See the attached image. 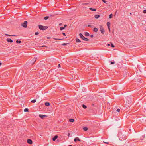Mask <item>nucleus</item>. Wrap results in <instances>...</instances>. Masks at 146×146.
<instances>
[{
  "label": "nucleus",
  "instance_id": "1",
  "mask_svg": "<svg viewBox=\"0 0 146 146\" xmlns=\"http://www.w3.org/2000/svg\"><path fill=\"white\" fill-rule=\"evenodd\" d=\"M118 137L119 139L121 141H123L125 140L127 138V137L124 134H123L121 132H119L118 134Z\"/></svg>",
  "mask_w": 146,
  "mask_h": 146
},
{
  "label": "nucleus",
  "instance_id": "2",
  "mask_svg": "<svg viewBox=\"0 0 146 146\" xmlns=\"http://www.w3.org/2000/svg\"><path fill=\"white\" fill-rule=\"evenodd\" d=\"M38 26L39 29L42 30H45L48 28L47 26H45L40 25H38Z\"/></svg>",
  "mask_w": 146,
  "mask_h": 146
},
{
  "label": "nucleus",
  "instance_id": "3",
  "mask_svg": "<svg viewBox=\"0 0 146 146\" xmlns=\"http://www.w3.org/2000/svg\"><path fill=\"white\" fill-rule=\"evenodd\" d=\"M79 36L83 40L85 41H88L89 40V39L88 38L85 37L81 33H80Z\"/></svg>",
  "mask_w": 146,
  "mask_h": 146
},
{
  "label": "nucleus",
  "instance_id": "4",
  "mask_svg": "<svg viewBox=\"0 0 146 146\" xmlns=\"http://www.w3.org/2000/svg\"><path fill=\"white\" fill-rule=\"evenodd\" d=\"M100 29L101 31V32L102 34H103L104 33L105 30L103 28V27L101 25H100Z\"/></svg>",
  "mask_w": 146,
  "mask_h": 146
},
{
  "label": "nucleus",
  "instance_id": "5",
  "mask_svg": "<svg viewBox=\"0 0 146 146\" xmlns=\"http://www.w3.org/2000/svg\"><path fill=\"white\" fill-rule=\"evenodd\" d=\"M27 22L26 21H25L24 22L21 24V25L24 28H26L27 27Z\"/></svg>",
  "mask_w": 146,
  "mask_h": 146
},
{
  "label": "nucleus",
  "instance_id": "6",
  "mask_svg": "<svg viewBox=\"0 0 146 146\" xmlns=\"http://www.w3.org/2000/svg\"><path fill=\"white\" fill-rule=\"evenodd\" d=\"M37 59V58H36L35 57L31 60V62L32 64H33L35 62H36V60Z\"/></svg>",
  "mask_w": 146,
  "mask_h": 146
},
{
  "label": "nucleus",
  "instance_id": "7",
  "mask_svg": "<svg viewBox=\"0 0 146 146\" xmlns=\"http://www.w3.org/2000/svg\"><path fill=\"white\" fill-rule=\"evenodd\" d=\"M107 25L108 29H109V31H110V23L109 22H108L107 23Z\"/></svg>",
  "mask_w": 146,
  "mask_h": 146
},
{
  "label": "nucleus",
  "instance_id": "8",
  "mask_svg": "<svg viewBox=\"0 0 146 146\" xmlns=\"http://www.w3.org/2000/svg\"><path fill=\"white\" fill-rule=\"evenodd\" d=\"M39 117L41 119H43L44 117H47V116L46 115L40 114L39 115Z\"/></svg>",
  "mask_w": 146,
  "mask_h": 146
},
{
  "label": "nucleus",
  "instance_id": "9",
  "mask_svg": "<svg viewBox=\"0 0 146 146\" xmlns=\"http://www.w3.org/2000/svg\"><path fill=\"white\" fill-rule=\"evenodd\" d=\"M28 143L30 144H32V141L31 139H28L27 141Z\"/></svg>",
  "mask_w": 146,
  "mask_h": 146
},
{
  "label": "nucleus",
  "instance_id": "10",
  "mask_svg": "<svg viewBox=\"0 0 146 146\" xmlns=\"http://www.w3.org/2000/svg\"><path fill=\"white\" fill-rule=\"evenodd\" d=\"M77 141H81V140L79 139V138L76 137L74 139V141L75 142H76Z\"/></svg>",
  "mask_w": 146,
  "mask_h": 146
},
{
  "label": "nucleus",
  "instance_id": "11",
  "mask_svg": "<svg viewBox=\"0 0 146 146\" xmlns=\"http://www.w3.org/2000/svg\"><path fill=\"white\" fill-rule=\"evenodd\" d=\"M7 40L8 42L12 43L13 42V40L10 38H7Z\"/></svg>",
  "mask_w": 146,
  "mask_h": 146
},
{
  "label": "nucleus",
  "instance_id": "12",
  "mask_svg": "<svg viewBox=\"0 0 146 146\" xmlns=\"http://www.w3.org/2000/svg\"><path fill=\"white\" fill-rule=\"evenodd\" d=\"M58 137V136L57 135L55 136L53 138L52 140L53 141H54L56 140L57 138Z\"/></svg>",
  "mask_w": 146,
  "mask_h": 146
},
{
  "label": "nucleus",
  "instance_id": "13",
  "mask_svg": "<svg viewBox=\"0 0 146 146\" xmlns=\"http://www.w3.org/2000/svg\"><path fill=\"white\" fill-rule=\"evenodd\" d=\"M45 105L46 106H50V104L49 102H46L45 103Z\"/></svg>",
  "mask_w": 146,
  "mask_h": 146
},
{
  "label": "nucleus",
  "instance_id": "14",
  "mask_svg": "<svg viewBox=\"0 0 146 146\" xmlns=\"http://www.w3.org/2000/svg\"><path fill=\"white\" fill-rule=\"evenodd\" d=\"M94 17L95 18L98 19L100 17V15H95V16H94Z\"/></svg>",
  "mask_w": 146,
  "mask_h": 146
},
{
  "label": "nucleus",
  "instance_id": "15",
  "mask_svg": "<svg viewBox=\"0 0 146 146\" xmlns=\"http://www.w3.org/2000/svg\"><path fill=\"white\" fill-rule=\"evenodd\" d=\"M93 31L95 32H97L98 31V29L97 28L95 27L94 28Z\"/></svg>",
  "mask_w": 146,
  "mask_h": 146
},
{
  "label": "nucleus",
  "instance_id": "16",
  "mask_svg": "<svg viewBox=\"0 0 146 146\" xmlns=\"http://www.w3.org/2000/svg\"><path fill=\"white\" fill-rule=\"evenodd\" d=\"M85 35L86 36H89L90 34H89V33H88L87 32H86L85 33Z\"/></svg>",
  "mask_w": 146,
  "mask_h": 146
},
{
  "label": "nucleus",
  "instance_id": "17",
  "mask_svg": "<svg viewBox=\"0 0 146 146\" xmlns=\"http://www.w3.org/2000/svg\"><path fill=\"white\" fill-rule=\"evenodd\" d=\"M76 41L77 42H81L80 40L78 38H76Z\"/></svg>",
  "mask_w": 146,
  "mask_h": 146
},
{
  "label": "nucleus",
  "instance_id": "18",
  "mask_svg": "<svg viewBox=\"0 0 146 146\" xmlns=\"http://www.w3.org/2000/svg\"><path fill=\"white\" fill-rule=\"evenodd\" d=\"M74 119H70L69 120V121L70 122H73L74 121Z\"/></svg>",
  "mask_w": 146,
  "mask_h": 146
},
{
  "label": "nucleus",
  "instance_id": "19",
  "mask_svg": "<svg viewBox=\"0 0 146 146\" xmlns=\"http://www.w3.org/2000/svg\"><path fill=\"white\" fill-rule=\"evenodd\" d=\"M24 111L25 112H28L29 111V110L27 108H26L24 110Z\"/></svg>",
  "mask_w": 146,
  "mask_h": 146
},
{
  "label": "nucleus",
  "instance_id": "20",
  "mask_svg": "<svg viewBox=\"0 0 146 146\" xmlns=\"http://www.w3.org/2000/svg\"><path fill=\"white\" fill-rule=\"evenodd\" d=\"M83 129L84 131H87L88 129V128L87 127H84L83 128Z\"/></svg>",
  "mask_w": 146,
  "mask_h": 146
},
{
  "label": "nucleus",
  "instance_id": "21",
  "mask_svg": "<svg viewBox=\"0 0 146 146\" xmlns=\"http://www.w3.org/2000/svg\"><path fill=\"white\" fill-rule=\"evenodd\" d=\"M89 9L91 11H95L96 10V9H93L92 8H89Z\"/></svg>",
  "mask_w": 146,
  "mask_h": 146
},
{
  "label": "nucleus",
  "instance_id": "22",
  "mask_svg": "<svg viewBox=\"0 0 146 146\" xmlns=\"http://www.w3.org/2000/svg\"><path fill=\"white\" fill-rule=\"evenodd\" d=\"M36 99H34L31 100V102L32 103H34L35 102H36Z\"/></svg>",
  "mask_w": 146,
  "mask_h": 146
},
{
  "label": "nucleus",
  "instance_id": "23",
  "mask_svg": "<svg viewBox=\"0 0 146 146\" xmlns=\"http://www.w3.org/2000/svg\"><path fill=\"white\" fill-rule=\"evenodd\" d=\"M53 38L56 40H60L63 39H58L56 38Z\"/></svg>",
  "mask_w": 146,
  "mask_h": 146
},
{
  "label": "nucleus",
  "instance_id": "24",
  "mask_svg": "<svg viewBox=\"0 0 146 146\" xmlns=\"http://www.w3.org/2000/svg\"><path fill=\"white\" fill-rule=\"evenodd\" d=\"M82 107L84 109H85L87 108V106L84 104H83L82 105Z\"/></svg>",
  "mask_w": 146,
  "mask_h": 146
},
{
  "label": "nucleus",
  "instance_id": "25",
  "mask_svg": "<svg viewBox=\"0 0 146 146\" xmlns=\"http://www.w3.org/2000/svg\"><path fill=\"white\" fill-rule=\"evenodd\" d=\"M21 41H20V40H17L16 41V42L17 43H21Z\"/></svg>",
  "mask_w": 146,
  "mask_h": 146
},
{
  "label": "nucleus",
  "instance_id": "26",
  "mask_svg": "<svg viewBox=\"0 0 146 146\" xmlns=\"http://www.w3.org/2000/svg\"><path fill=\"white\" fill-rule=\"evenodd\" d=\"M49 18V17L48 16H46V17H45L44 18V19L45 20H46L47 19H48Z\"/></svg>",
  "mask_w": 146,
  "mask_h": 146
},
{
  "label": "nucleus",
  "instance_id": "27",
  "mask_svg": "<svg viewBox=\"0 0 146 146\" xmlns=\"http://www.w3.org/2000/svg\"><path fill=\"white\" fill-rule=\"evenodd\" d=\"M5 35H7V36H15V35H8V34H5Z\"/></svg>",
  "mask_w": 146,
  "mask_h": 146
},
{
  "label": "nucleus",
  "instance_id": "28",
  "mask_svg": "<svg viewBox=\"0 0 146 146\" xmlns=\"http://www.w3.org/2000/svg\"><path fill=\"white\" fill-rule=\"evenodd\" d=\"M64 27H61L60 28V30H62L64 29Z\"/></svg>",
  "mask_w": 146,
  "mask_h": 146
},
{
  "label": "nucleus",
  "instance_id": "29",
  "mask_svg": "<svg viewBox=\"0 0 146 146\" xmlns=\"http://www.w3.org/2000/svg\"><path fill=\"white\" fill-rule=\"evenodd\" d=\"M69 44L68 43H64L62 44V45L63 46H66V45L67 44Z\"/></svg>",
  "mask_w": 146,
  "mask_h": 146
},
{
  "label": "nucleus",
  "instance_id": "30",
  "mask_svg": "<svg viewBox=\"0 0 146 146\" xmlns=\"http://www.w3.org/2000/svg\"><path fill=\"white\" fill-rule=\"evenodd\" d=\"M113 17V14H110L109 15V18H111L112 17Z\"/></svg>",
  "mask_w": 146,
  "mask_h": 146
},
{
  "label": "nucleus",
  "instance_id": "31",
  "mask_svg": "<svg viewBox=\"0 0 146 146\" xmlns=\"http://www.w3.org/2000/svg\"><path fill=\"white\" fill-rule=\"evenodd\" d=\"M109 62H110L111 64H114L115 63V62H111V61H109Z\"/></svg>",
  "mask_w": 146,
  "mask_h": 146
},
{
  "label": "nucleus",
  "instance_id": "32",
  "mask_svg": "<svg viewBox=\"0 0 146 146\" xmlns=\"http://www.w3.org/2000/svg\"><path fill=\"white\" fill-rule=\"evenodd\" d=\"M111 46L112 48L114 47V45L113 44H112V43L111 44Z\"/></svg>",
  "mask_w": 146,
  "mask_h": 146
},
{
  "label": "nucleus",
  "instance_id": "33",
  "mask_svg": "<svg viewBox=\"0 0 146 146\" xmlns=\"http://www.w3.org/2000/svg\"><path fill=\"white\" fill-rule=\"evenodd\" d=\"M143 13H146V10H144L143 11Z\"/></svg>",
  "mask_w": 146,
  "mask_h": 146
},
{
  "label": "nucleus",
  "instance_id": "34",
  "mask_svg": "<svg viewBox=\"0 0 146 146\" xmlns=\"http://www.w3.org/2000/svg\"><path fill=\"white\" fill-rule=\"evenodd\" d=\"M38 34H39V33L38 32H35V35H38Z\"/></svg>",
  "mask_w": 146,
  "mask_h": 146
},
{
  "label": "nucleus",
  "instance_id": "35",
  "mask_svg": "<svg viewBox=\"0 0 146 146\" xmlns=\"http://www.w3.org/2000/svg\"><path fill=\"white\" fill-rule=\"evenodd\" d=\"M88 27H92V26L90 25H88Z\"/></svg>",
  "mask_w": 146,
  "mask_h": 146
},
{
  "label": "nucleus",
  "instance_id": "36",
  "mask_svg": "<svg viewBox=\"0 0 146 146\" xmlns=\"http://www.w3.org/2000/svg\"><path fill=\"white\" fill-rule=\"evenodd\" d=\"M120 111V110L119 109H118L117 110V111H117L118 112H119Z\"/></svg>",
  "mask_w": 146,
  "mask_h": 146
},
{
  "label": "nucleus",
  "instance_id": "37",
  "mask_svg": "<svg viewBox=\"0 0 146 146\" xmlns=\"http://www.w3.org/2000/svg\"><path fill=\"white\" fill-rule=\"evenodd\" d=\"M90 36L91 37L93 38L94 36L92 35H90Z\"/></svg>",
  "mask_w": 146,
  "mask_h": 146
},
{
  "label": "nucleus",
  "instance_id": "38",
  "mask_svg": "<svg viewBox=\"0 0 146 146\" xmlns=\"http://www.w3.org/2000/svg\"><path fill=\"white\" fill-rule=\"evenodd\" d=\"M103 2L104 3H106V1L105 0H102Z\"/></svg>",
  "mask_w": 146,
  "mask_h": 146
},
{
  "label": "nucleus",
  "instance_id": "39",
  "mask_svg": "<svg viewBox=\"0 0 146 146\" xmlns=\"http://www.w3.org/2000/svg\"><path fill=\"white\" fill-rule=\"evenodd\" d=\"M62 34L64 36H66V34H65V33H62Z\"/></svg>",
  "mask_w": 146,
  "mask_h": 146
},
{
  "label": "nucleus",
  "instance_id": "40",
  "mask_svg": "<svg viewBox=\"0 0 146 146\" xmlns=\"http://www.w3.org/2000/svg\"><path fill=\"white\" fill-rule=\"evenodd\" d=\"M104 142L105 143H106V144H109V142Z\"/></svg>",
  "mask_w": 146,
  "mask_h": 146
},
{
  "label": "nucleus",
  "instance_id": "41",
  "mask_svg": "<svg viewBox=\"0 0 146 146\" xmlns=\"http://www.w3.org/2000/svg\"><path fill=\"white\" fill-rule=\"evenodd\" d=\"M58 67H59V68H60V67L61 66H60V64H59L58 65Z\"/></svg>",
  "mask_w": 146,
  "mask_h": 146
},
{
  "label": "nucleus",
  "instance_id": "42",
  "mask_svg": "<svg viewBox=\"0 0 146 146\" xmlns=\"http://www.w3.org/2000/svg\"><path fill=\"white\" fill-rule=\"evenodd\" d=\"M50 38H51L50 37H47V39H50Z\"/></svg>",
  "mask_w": 146,
  "mask_h": 146
},
{
  "label": "nucleus",
  "instance_id": "43",
  "mask_svg": "<svg viewBox=\"0 0 146 146\" xmlns=\"http://www.w3.org/2000/svg\"><path fill=\"white\" fill-rule=\"evenodd\" d=\"M62 23H60L59 24V25L60 26V25H62Z\"/></svg>",
  "mask_w": 146,
  "mask_h": 146
},
{
  "label": "nucleus",
  "instance_id": "44",
  "mask_svg": "<svg viewBox=\"0 0 146 146\" xmlns=\"http://www.w3.org/2000/svg\"><path fill=\"white\" fill-rule=\"evenodd\" d=\"M42 47H47L46 46H41Z\"/></svg>",
  "mask_w": 146,
  "mask_h": 146
},
{
  "label": "nucleus",
  "instance_id": "45",
  "mask_svg": "<svg viewBox=\"0 0 146 146\" xmlns=\"http://www.w3.org/2000/svg\"><path fill=\"white\" fill-rule=\"evenodd\" d=\"M70 133H68V137H69V136H70Z\"/></svg>",
  "mask_w": 146,
  "mask_h": 146
},
{
  "label": "nucleus",
  "instance_id": "46",
  "mask_svg": "<svg viewBox=\"0 0 146 146\" xmlns=\"http://www.w3.org/2000/svg\"><path fill=\"white\" fill-rule=\"evenodd\" d=\"M67 26V25H64V27H66Z\"/></svg>",
  "mask_w": 146,
  "mask_h": 146
},
{
  "label": "nucleus",
  "instance_id": "47",
  "mask_svg": "<svg viewBox=\"0 0 146 146\" xmlns=\"http://www.w3.org/2000/svg\"><path fill=\"white\" fill-rule=\"evenodd\" d=\"M107 45L108 46H110V44H107Z\"/></svg>",
  "mask_w": 146,
  "mask_h": 146
},
{
  "label": "nucleus",
  "instance_id": "48",
  "mask_svg": "<svg viewBox=\"0 0 146 146\" xmlns=\"http://www.w3.org/2000/svg\"><path fill=\"white\" fill-rule=\"evenodd\" d=\"M1 63L0 62V66H1Z\"/></svg>",
  "mask_w": 146,
  "mask_h": 146
},
{
  "label": "nucleus",
  "instance_id": "49",
  "mask_svg": "<svg viewBox=\"0 0 146 146\" xmlns=\"http://www.w3.org/2000/svg\"><path fill=\"white\" fill-rule=\"evenodd\" d=\"M130 15H132V13H130Z\"/></svg>",
  "mask_w": 146,
  "mask_h": 146
},
{
  "label": "nucleus",
  "instance_id": "50",
  "mask_svg": "<svg viewBox=\"0 0 146 146\" xmlns=\"http://www.w3.org/2000/svg\"><path fill=\"white\" fill-rule=\"evenodd\" d=\"M68 146H72V145H68Z\"/></svg>",
  "mask_w": 146,
  "mask_h": 146
},
{
  "label": "nucleus",
  "instance_id": "51",
  "mask_svg": "<svg viewBox=\"0 0 146 146\" xmlns=\"http://www.w3.org/2000/svg\"><path fill=\"white\" fill-rule=\"evenodd\" d=\"M145 31H146V29H145Z\"/></svg>",
  "mask_w": 146,
  "mask_h": 146
}]
</instances>
